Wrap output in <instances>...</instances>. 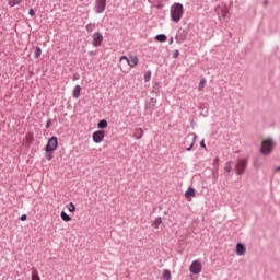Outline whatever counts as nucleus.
Masks as SVG:
<instances>
[{
	"mask_svg": "<svg viewBox=\"0 0 280 280\" xmlns=\"http://www.w3.org/2000/svg\"><path fill=\"white\" fill-rule=\"evenodd\" d=\"M183 14H185L183 3L176 2L171 7V21H173V23H180Z\"/></svg>",
	"mask_w": 280,
	"mask_h": 280,
	"instance_id": "nucleus-1",
	"label": "nucleus"
},
{
	"mask_svg": "<svg viewBox=\"0 0 280 280\" xmlns=\"http://www.w3.org/2000/svg\"><path fill=\"white\" fill-rule=\"evenodd\" d=\"M275 145H276L275 140H272L271 138H267L261 141L260 152L265 156H268L272 154V150H275Z\"/></svg>",
	"mask_w": 280,
	"mask_h": 280,
	"instance_id": "nucleus-2",
	"label": "nucleus"
},
{
	"mask_svg": "<svg viewBox=\"0 0 280 280\" xmlns=\"http://www.w3.org/2000/svg\"><path fill=\"white\" fill-rule=\"evenodd\" d=\"M58 150V137L52 136L48 139V142L45 147V152H56Z\"/></svg>",
	"mask_w": 280,
	"mask_h": 280,
	"instance_id": "nucleus-3",
	"label": "nucleus"
},
{
	"mask_svg": "<svg viewBox=\"0 0 280 280\" xmlns=\"http://www.w3.org/2000/svg\"><path fill=\"white\" fill-rule=\"evenodd\" d=\"M102 43H104V35L101 32H95L92 36L93 47H101Z\"/></svg>",
	"mask_w": 280,
	"mask_h": 280,
	"instance_id": "nucleus-4",
	"label": "nucleus"
},
{
	"mask_svg": "<svg viewBox=\"0 0 280 280\" xmlns=\"http://www.w3.org/2000/svg\"><path fill=\"white\" fill-rule=\"evenodd\" d=\"M105 137H106V131L104 130H96L92 135V139L94 143H102Z\"/></svg>",
	"mask_w": 280,
	"mask_h": 280,
	"instance_id": "nucleus-5",
	"label": "nucleus"
},
{
	"mask_svg": "<svg viewBox=\"0 0 280 280\" xmlns=\"http://www.w3.org/2000/svg\"><path fill=\"white\" fill-rule=\"evenodd\" d=\"M94 10L96 14H104L106 11V0H95Z\"/></svg>",
	"mask_w": 280,
	"mask_h": 280,
	"instance_id": "nucleus-6",
	"label": "nucleus"
},
{
	"mask_svg": "<svg viewBox=\"0 0 280 280\" xmlns=\"http://www.w3.org/2000/svg\"><path fill=\"white\" fill-rule=\"evenodd\" d=\"M190 272L192 275H200L202 272V264L200 260H194L190 265Z\"/></svg>",
	"mask_w": 280,
	"mask_h": 280,
	"instance_id": "nucleus-7",
	"label": "nucleus"
},
{
	"mask_svg": "<svg viewBox=\"0 0 280 280\" xmlns=\"http://www.w3.org/2000/svg\"><path fill=\"white\" fill-rule=\"evenodd\" d=\"M219 19H226L229 16V7L220 5L215 9Z\"/></svg>",
	"mask_w": 280,
	"mask_h": 280,
	"instance_id": "nucleus-8",
	"label": "nucleus"
},
{
	"mask_svg": "<svg viewBox=\"0 0 280 280\" xmlns=\"http://www.w3.org/2000/svg\"><path fill=\"white\" fill-rule=\"evenodd\" d=\"M185 38H187V31L179 28L175 36L176 43H178V45H180V44L185 43Z\"/></svg>",
	"mask_w": 280,
	"mask_h": 280,
	"instance_id": "nucleus-9",
	"label": "nucleus"
},
{
	"mask_svg": "<svg viewBox=\"0 0 280 280\" xmlns=\"http://www.w3.org/2000/svg\"><path fill=\"white\" fill-rule=\"evenodd\" d=\"M189 137H192L190 144L188 148H186L187 152H191L194 150V145H196V139H198V136L196 133H190L186 137V143L189 141Z\"/></svg>",
	"mask_w": 280,
	"mask_h": 280,
	"instance_id": "nucleus-10",
	"label": "nucleus"
},
{
	"mask_svg": "<svg viewBox=\"0 0 280 280\" xmlns=\"http://www.w3.org/2000/svg\"><path fill=\"white\" fill-rule=\"evenodd\" d=\"M246 170V159H243L236 163V174H244Z\"/></svg>",
	"mask_w": 280,
	"mask_h": 280,
	"instance_id": "nucleus-11",
	"label": "nucleus"
},
{
	"mask_svg": "<svg viewBox=\"0 0 280 280\" xmlns=\"http://www.w3.org/2000/svg\"><path fill=\"white\" fill-rule=\"evenodd\" d=\"M127 65H129L131 69H135V67L139 65V58L135 55H130Z\"/></svg>",
	"mask_w": 280,
	"mask_h": 280,
	"instance_id": "nucleus-12",
	"label": "nucleus"
},
{
	"mask_svg": "<svg viewBox=\"0 0 280 280\" xmlns=\"http://www.w3.org/2000/svg\"><path fill=\"white\" fill-rule=\"evenodd\" d=\"M231 172H233V161H229L224 166V176H231Z\"/></svg>",
	"mask_w": 280,
	"mask_h": 280,
	"instance_id": "nucleus-13",
	"label": "nucleus"
},
{
	"mask_svg": "<svg viewBox=\"0 0 280 280\" xmlns=\"http://www.w3.org/2000/svg\"><path fill=\"white\" fill-rule=\"evenodd\" d=\"M185 198H196V188L188 187V189L185 192Z\"/></svg>",
	"mask_w": 280,
	"mask_h": 280,
	"instance_id": "nucleus-14",
	"label": "nucleus"
},
{
	"mask_svg": "<svg viewBox=\"0 0 280 280\" xmlns=\"http://www.w3.org/2000/svg\"><path fill=\"white\" fill-rule=\"evenodd\" d=\"M245 250H246V246H244V244L242 243L236 244V255H244Z\"/></svg>",
	"mask_w": 280,
	"mask_h": 280,
	"instance_id": "nucleus-15",
	"label": "nucleus"
},
{
	"mask_svg": "<svg viewBox=\"0 0 280 280\" xmlns=\"http://www.w3.org/2000/svg\"><path fill=\"white\" fill-rule=\"evenodd\" d=\"M162 279L172 280V271L170 269H163Z\"/></svg>",
	"mask_w": 280,
	"mask_h": 280,
	"instance_id": "nucleus-16",
	"label": "nucleus"
},
{
	"mask_svg": "<svg viewBox=\"0 0 280 280\" xmlns=\"http://www.w3.org/2000/svg\"><path fill=\"white\" fill-rule=\"evenodd\" d=\"M82 91V88L80 85H75L72 92V95L74 100H78L80 97V92Z\"/></svg>",
	"mask_w": 280,
	"mask_h": 280,
	"instance_id": "nucleus-17",
	"label": "nucleus"
},
{
	"mask_svg": "<svg viewBox=\"0 0 280 280\" xmlns=\"http://www.w3.org/2000/svg\"><path fill=\"white\" fill-rule=\"evenodd\" d=\"M97 128L101 130H104L105 128H108V120L107 119H102L97 122Z\"/></svg>",
	"mask_w": 280,
	"mask_h": 280,
	"instance_id": "nucleus-18",
	"label": "nucleus"
},
{
	"mask_svg": "<svg viewBox=\"0 0 280 280\" xmlns=\"http://www.w3.org/2000/svg\"><path fill=\"white\" fill-rule=\"evenodd\" d=\"M155 40H158V43H165V40H167V35L166 34H159L155 36Z\"/></svg>",
	"mask_w": 280,
	"mask_h": 280,
	"instance_id": "nucleus-19",
	"label": "nucleus"
},
{
	"mask_svg": "<svg viewBox=\"0 0 280 280\" xmlns=\"http://www.w3.org/2000/svg\"><path fill=\"white\" fill-rule=\"evenodd\" d=\"M161 224H163V219L161 217L155 218L153 221L154 229H159V226H161Z\"/></svg>",
	"mask_w": 280,
	"mask_h": 280,
	"instance_id": "nucleus-20",
	"label": "nucleus"
},
{
	"mask_svg": "<svg viewBox=\"0 0 280 280\" xmlns=\"http://www.w3.org/2000/svg\"><path fill=\"white\" fill-rule=\"evenodd\" d=\"M61 220H63V222H71V217L65 212V211H61Z\"/></svg>",
	"mask_w": 280,
	"mask_h": 280,
	"instance_id": "nucleus-21",
	"label": "nucleus"
},
{
	"mask_svg": "<svg viewBox=\"0 0 280 280\" xmlns=\"http://www.w3.org/2000/svg\"><path fill=\"white\" fill-rule=\"evenodd\" d=\"M23 0H9L10 8H14L15 5H20Z\"/></svg>",
	"mask_w": 280,
	"mask_h": 280,
	"instance_id": "nucleus-22",
	"label": "nucleus"
},
{
	"mask_svg": "<svg viewBox=\"0 0 280 280\" xmlns=\"http://www.w3.org/2000/svg\"><path fill=\"white\" fill-rule=\"evenodd\" d=\"M40 54H43V49H40V46H37L35 48L34 58L36 59L40 58Z\"/></svg>",
	"mask_w": 280,
	"mask_h": 280,
	"instance_id": "nucleus-23",
	"label": "nucleus"
},
{
	"mask_svg": "<svg viewBox=\"0 0 280 280\" xmlns=\"http://www.w3.org/2000/svg\"><path fill=\"white\" fill-rule=\"evenodd\" d=\"M32 280H40V276H38V270L33 269V271H32Z\"/></svg>",
	"mask_w": 280,
	"mask_h": 280,
	"instance_id": "nucleus-24",
	"label": "nucleus"
},
{
	"mask_svg": "<svg viewBox=\"0 0 280 280\" xmlns=\"http://www.w3.org/2000/svg\"><path fill=\"white\" fill-rule=\"evenodd\" d=\"M152 79V71H147L144 73V82H150V80Z\"/></svg>",
	"mask_w": 280,
	"mask_h": 280,
	"instance_id": "nucleus-25",
	"label": "nucleus"
},
{
	"mask_svg": "<svg viewBox=\"0 0 280 280\" xmlns=\"http://www.w3.org/2000/svg\"><path fill=\"white\" fill-rule=\"evenodd\" d=\"M45 159H47V161H51V159H54V151H46Z\"/></svg>",
	"mask_w": 280,
	"mask_h": 280,
	"instance_id": "nucleus-26",
	"label": "nucleus"
},
{
	"mask_svg": "<svg viewBox=\"0 0 280 280\" xmlns=\"http://www.w3.org/2000/svg\"><path fill=\"white\" fill-rule=\"evenodd\" d=\"M205 84H207V80L206 79H201L200 82H199V91H202V89H205Z\"/></svg>",
	"mask_w": 280,
	"mask_h": 280,
	"instance_id": "nucleus-27",
	"label": "nucleus"
},
{
	"mask_svg": "<svg viewBox=\"0 0 280 280\" xmlns=\"http://www.w3.org/2000/svg\"><path fill=\"white\" fill-rule=\"evenodd\" d=\"M85 30H86V32L91 33V32H93V30H95V25L94 24H88L85 26Z\"/></svg>",
	"mask_w": 280,
	"mask_h": 280,
	"instance_id": "nucleus-28",
	"label": "nucleus"
},
{
	"mask_svg": "<svg viewBox=\"0 0 280 280\" xmlns=\"http://www.w3.org/2000/svg\"><path fill=\"white\" fill-rule=\"evenodd\" d=\"M68 211H70L71 213H73V212L75 211V206H74L73 202H70V203H69Z\"/></svg>",
	"mask_w": 280,
	"mask_h": 280,
	"instance_id": "nucleus-29",
	"label": "nucleus"
},
{
	"mask_svg": "<svg viewBox=\"0 0 280 280\" xmlns=\"http://www.w3.org/2000/svg\"><path fill=\"white\" fill-rule=\"evenodd\" d=\"M213 165L217 167V170H218V167H219V165H220V158H214V160H213Z\"/></svg>",
	"mask_w": 280,
	"mask_h": 280,
	"instance_id": "nucleus-30",
	"label": "nucleus"
},
{
	"mask_svg": "<svg viewBox=\"0 0 280 280\" xmlns=\"http://www.w3.org/2000/svg\"><path fill=\"white\" fill-rule=\"evenodd\" d=\"M28 14H30V16H36V11H34V9L31 8L28 11Z\"/></svg>",
	"mask_w": 280,
	"mask_h": 280,
	"instance_id": "nucleus-31",
	"label": "nucleus"
},
{
	"mask_svg": "<svg viewBox=\"0 0 280 280\" xmlns=\"http://www.w3.org/2000/svg\"><path fill=\"white\" fill-rule=\"evenodd\" d=\"M179 55H180V51L176 49L173 54V58H178Z\"/></svg>",
	"mask_w": 280,
	"mask_h": 280,
	"instance_id": "nucleus-32",
	"label": "nucleus"
},
{
	"mask_svg": "<svg viewBox=\"0 0 280 280\" xmlns=\"http://www.w3.org/2000/svg\"><path fill=\"white\" fill-rule=\"evenodd\" d=\"M51 127V119L48 118L46 121V128H50Z\"/></svg>",
	"mask_w": 280,
	"mask_h": 280,
	"instance_id": "nucleus-33",
	"label": "nucleus"
},
{
	"mask_svg": "<svg viewBox=\"0 0 280 280\" xmlns=\"http://www.w3.org/2000/svg\"><path fill=\"white\" fill-rule=\"evenodd\" d=\"M20 220H21L22 222H25V220H27V214H22V215L20 217Z\"/></svg>",
	"mask_w": 280,
	"mask_h": 280,
	"instance_id": "nucleus-34",
	"label": "nucleus"
},
{
	"mask_svg": "<svg viewBox=\"0 0 280 280\" xmlns=\"http://www.w3.org/2000/svg\"><path fill=\"white\" fill-rule=\"evenodd\" d=\"M200 148L203 150L207 148V144H205V139L200 141Z\"/></svg>",
	"mask_w": 280,
	"mask_h": 280,
	"instance_id": "nucleus-35",
	"label": "nucleus"
},
{
	"mask_svg": "<svg viewBox=\"0 0 280 280\" xmlns=\"http://www.w3.org/2000/svg\"><path fill=\"white\" fill-rule=\"evenodd\" d=\"M124 60H126L128 63L129 57H126V56L120 57V61H124Z\"/></svg>",
	"mask_w": 280,
	"mask_h": 280,
	"instance_id": "nucleus-36",
	"label": "nucleus"
},
{
	"mask_svg": "<svg viewBox=\"0 0 280 280\" xmlns=\"http://www.w3.org/2000/svg\"><path fill=\"white\" fill-rule=\"evenodd\" d=\"M80 78V74L79 73H75V74H73V77H72V80H78Z\"/></svg>",
	"mask_w": 280,
	"mask_h": 280,
	"instance_id": "nucleus-37",
	"label": "nucleus"
},
{
	"mask_svg": "<svg viewBox=\"0 0 280 280\" xmlns=\"http://www.w3.org/2000/svg\"><path fill=\"white\" fill-rule=\"evenodd\" d=\"M273 172H275V174L280 173V166L276 167V168L273 170Z\"/></svg>",
	"mask_w": 280,
	"mask_h": 280,
	"instance_id": "nucleus-38",
	"label": "nucleus"
},
{
	"mask_svg": "<svg viewBox=\"0 0 280 280\" xmlns=\"http://www.w3.org/2000/svg\"><path fill=\"white\" fill-rule=\"evenodd\" d=\"M168 43H170V45H172V43H174V37H171Z\"/></svg>",
	"mask_w": 280,
	"mask_h": 280,
	"instance_id": "nucleus-39",
	"label": "nucleus"
},
{
	"mask_svg": "<svg viewBox=\"0 0 280 280\" xmlns=\"http://www.w3.org/2000/svg\"><path fill=\"white\" fill-rule=\"evenodd\" d=\"M141 137H143V133H141V136H140V137H138V139H141Z\"/></svg>",
	"mask_w": 280,
	"mask_h": 280,
	"instance_id": "nucleus-40",
	"label": "nucleus"
},
{
	"mask_svg": "<svg viewBox=\"0 0 280 280\" xmlns=\"http://www.w3.org/2000/svg\"><path fill=\"white\" fill-rule=\"evenodd\" d=\"M30 135H31L32 138L34 137V135H32V133H30Z\"/></svg>",
	"mask_w": 280,
	"mask_h": 280,
	"instance_id": "nucleus-41",
	"label": "nucleus"
}]
</instances>
